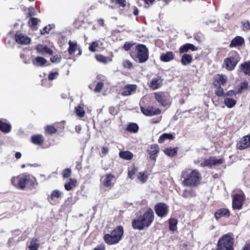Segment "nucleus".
Segmentation results:
<instances>
[{
  "label": "nucleus",
  "instance_id": "obj_26",
  "mask_svg": "<svg viewBox=\"0 0 250 250\" xmlns=\"http://www.w3.org/2000/svg\"><path fill=\"white\" fill-rule=\"evenodd\" d=\"M95 58L97 61L106 64L112 61V59L109 57H106L101 54H97L95 55Z\"/></svg>",
  "mask_w": 250,
  "mask_h": 250
},
{
  "label": "nucleus",
  "instance_id": "obj_1",
  "mask_svg": "<svg viewBox=\"0 0 250 250\" xmlns=\"http://www.w3.org/2000/svg\"><path fill=\"white\" fill-rule=\"evenodd\" d=\"M12 184L20 189H24L27 186L30 188H35L38 185L36 179L31 175L23 173L11 179Z\"/></svg>",
  "mask_w": 250,
  "mask_h": 250
},
{
  "label": "nucleus",
  "instance_id": "obj_42",
  "mask_svg": "<svg viewBox=\"0 0 250 250\" xmlns=\"http://www.w3.org/2000/svg\"><path fill=\"white\" fill-rule=\"evenodd\" d=\"M39 244L37 243L36 240H32L28 246L30 250H37Z\"/></svg>",
  "mask_w": 250,
  "mask_h": 250
},
{
  "label": "nucleus",
  "instance_id": "obj_20",
  "mask_svg": "<svg viewBox=\"0 0 250 250\" xmlns=\"http://www.w3.org/2000/svg\"><path fill=\"white\" fill-rule=\"evenodd\" d=\"M174 57L173 53L169 51L166 53H162L160 56V60L164 62H168L173 60Z\"/></svg>",
  "mask_w": 250,
  "mask_h": 250
},
{
  "label": "nucleus",
  "instance_id": "obj_5",
  "mask_svg": "<svg viewBox=\"0 0 250 250\" xmlns=\"http://www.w3.org/2000/svg\"><path fill=\"white\" fill-rule=\"evenodd\" d=\"M136 54L134 55L132 52L131 56L136 61H138L139 62L143 63L145 62L148 58V50L145 45L139 44L136 47Z\"/></svg>",
  "mask_w": 250,
  "mask_h": 250
},
{
  "label": "nucleus",
  "instance_id": "obj_45",
  "mask_svg": "<svg viewBox=\"0 0 250 250\" xmlns=\"http://www.w3.org/2000/svg\"><path fill=\"white\" fill-rule=\"evenodd\" d=\"M215 93L218 96H225V93L223 90V89L220 85L219 87L216 88L215 91Z\"/></svg>",
  "mask_w": 250,
  "mask_h": 250
},
{
  "label": "nucleus",
  "instance_id": "obj_15",
  "mask_svg": "<svg viewBox=\"0 0 250 250\" xmlns=\"http://www.w3.org/2000/svg\"><path fill=\"white\" fill-rule=\"evenodd\" d=\"M250 146V135L244 136L237 145V148L239 150L246 149Z\"/></svg>",
  "mask_w": 250,
  "mask_h": 250
},
{
  "label": "nucleus",
  "instance_id": "obj_23",
  "mask_svg": "<svg viewBox=\"0 0 250 250\" xmlns=\"http://www.w3.org/2000/svg\"><path fill=\"white\" fill-rule=\"evenodd\" d=\"M240 69L246 75H250V61L240 65Z\"/></svg>",
  "mask_w": 250,
  "mask_h": 250
},
{
  "label": "nucleus",
  "instance_id": "obj_7",
  "mask_svg": "<svg viewBox=\"0 0 250 250\" xmlns=\"http://www.w3.org/2000/svg\"><path fill=\"white\" fill-rule=\"evenodd\" d=\"M239 61L240 57L238 54L236 52L232 53L231 56L224 61L226 69L229 71L233 70Z\"/></svg>",
  "mask_w": 250,
  "mask_h": 250
},
{
  "label": "nucleus",
  "instance_id": "obj_36",
  "mask_svg": "<svg viewBox=\"0 0 250 250\" xmlns=\"http://www.w3.org/2000/svg\"><path fill=\"white\" fill-rule=\"evenodd\" d=\"M76 113L79 117H83L85 114L83 104H80L75 108Z\"/></svg>",
  "mask_w": 250,
  "mask_h": 250
},
{
  "label": "nucleus",
  "instance_id": "obj_38",
  "mask_svg": "<svg viewBox=\"0 0 250 250\" xmlns=\"http://www.w3.org/2000/svg\"><path fill=\"white\" fill-rule=\"evenodd\" d=\"M177 221L175 219H170L169 221V228L172 231L177 229Z\"/></svg>",
  "mask_w": 250,
  "mask_h": 250
},
{
  "label": "nucleus",
  "instance_id": "obj_63",
  "mask_svg": "<svg viewBox=\"0 0 250 250\" xmlns=\"http://www.w3.org/2000/svg\"><path fill=\"white\" fill-rule=\"evenodd\" d=\"M133 14L135 16L138 15L139 14V10L136 7L134 8Z\"/></svg>",
  "mask_w": 250,
  "mask_h": 250
},
{
  "label": "nucleus",
  "instance_id": "obj_8",
  "mask_svg": "<svg viewBox=\"0 0 250 250\" xmlns=\"http://www.w3.org/2000/svg\"><path fill=\"white\" fill-rule=\"evenodd\" d=\"M245 199L244 194H235L233 196L232 208L234 209L240 210L242 208Z\"/></svg>",
  "mask_w": 250,
  "mask_h": 250
},
{
  "label": "nucleus",
  "instance_id": "obj_18",
  "mask_svg": "<svg viewBox=\"0 0 250 250\" xmlns=\"http://www.w3.org/2000/svg\"><path fill=\"white\" fill-rule=\"evenodd\" d=\"M159 151V147L156 144L152 145L149 150L150 157L151 159L155 160L157 154Z\"/></svg>",
  "mask_w": 250,
  "mask_h": 250
},
{
  "label": "nucleus",
  "instance_id": "obj_4",
  "mask_svg": "<svg viewBox=\"0 0 250 250\" xmlns=\"http://www.w3.org/2000/svg\"><path fill=\"white\" fill-rule=\"evenodd\" d=\"M124 233L123 228L118 226L110 234H105L104 237V240L108 245H113L119 242Z\"/></svg>",
  "mask_w": 250,
  "mask_h": 250
},
{
  "label": "nucleus",
  "instance_id": "obj_56",
  "mask_svg": "<svg viewBox=\"0 0 250 250\" xmlns=\"http://www.w3.org/2000/svg\"><path fill=\"white\" fill-rule=\"evenodd\" d=\"M61 59L60 57L56 55L52 57L50 60L52 62H58L61 61Z\"/></svg>",
  "mask_w": 250,
  "mask_h": 250
},
{
  "label": "nucleus",
  "instance_id": "obj_43",
  "mask_svg": "<svg viewBox=\"0 0 250 250\" xmlns=\"http://www.w3.org/2000/svg\"><path fill=\"white\" fill-rule=\"evenodd\" d=\"M45 132L48 134H53L57 132V129L53 125H48L45 128Z\"/></svg>",
  "mask_w": 250,
  "mask_h": 250
},
{
  "label": "nucleus",
  "instance_id": "obj_13",
  "mask_svg": "<svg viewBox=\"0 0 250 250\" xmlns=\"http://www.w3.org/2000/svg\"><path fill=\"white\" fill-rule=\"evenodd\" d=\"M16 42L21 44L27 45L31 42V39L25 35L21 33H17L15 35Z\"/></svg>",
  "mask_w": 250,
  "mask_h": 250
},
{
  "label": "nucleus",
  "instance_id": "obj_10",
  "mask_svg": "<svg viewBox=\"0 0 250 250\" xmlns=\"http://www.w3.org/2000/svg\"><path fill=\"white\" fill-rule=\"evenodd\" d=\"M156 100L162 106H165L168 104L169 96L163 92L154 93Z\"/></svg>",
  "mask_w": 250,
  "mask_h": 250
},
{
  "label": "nucleus",
  "instance_id": "obj_35",
  "mask_svg": "<svg viewBox=\"0 0 250 250\" xmlns=\"http://www.w3.org/2000/svg\"><path fill=\"white\" fill-rule=\"evenodd\" d=\"M174 138L172 134L170 133H164L159 138L158 142L159 143H163L166 139L172 140Z\"/></svg>",
  "mask_w": 250,
  "mask_h": 250
},
{
  "label": "nucleus",
  "instance_id": "obj_17",
  "mask_svg": "<svg viewBox=\"0 0 250 250\" xmlns=\"http://www.w3.org/2000/svg\"><path fill=\"white\" fill-rule=\"evenodd\" d=\"M36 49L37 52L40 54L46 53L49 55H52L53 54L52 50L46 45L38 44L36 47Z\"/></svg>",
  "mask_w": 250,
  "mask_h": 250
},
{
  "label": "nucleus",
  "instance_id": "obj_50",
  "mask_svg": "<svg viewBox=\"0 0 250 250\" xmlns=\"http://www.w3.org/2000/svg\"><path fill=\"white\" fill-rule=\"evenodd\" d=\"M104 86V83L102 82H98L94 89V91L96 92H99Z\"/></svg>",
  "mask_w": 250,
  "mask_h": 250
},
{
  "label": "nucleus",
  "instance_id": "obj_44",
  "mask_svg": "<svg viewBox=\"0 0 250 250\" xmlns=\"http://www.w3.org/2000/svg\"><path fill=\"white\" fill-rule=\"evenodd\" d=\"M71 174V170L69 168H67L63 170L62 175L63 178H67L70 176Z\"/></svg>",
  "mask_w": 250,
  "mask_h": 250
},
{
  "label": "nucleus",
  "instance_id": "obj_32",
  "mask_svg": "<svg viewBox=\"0 0 250 250\" xmlns=\"http://www.w3.org/2000/svg\"><path fill=\"white\" fill-rule=\"evenodd\" d=\"M215 81L219 83L220 84L224 85L227 82V78L223 74H218L216 76Z\"/></svg>",
  "mask_w": 250,
  "mask_h": 250
},
{
  "label": "nucleus",
  "instance_id": "obj_54",
  "mask_svg": "<svg viewBox=\"0 0 250 250\" xmlns=\"http://www.w3.org/2000/svg\"><path fill=\"white\" fill-rule=\"evenodd\" d=\"M133 45V43L126 42L124 45V48L125 51H128L130 49V48Z\"/></svg>",
  "mask_w": 250,
  "mask_h": 250
},
{
  "label": "nucleus",
  "instance_id": "obj_25",
  "mask_svg": "<svg viewBox=\"0 0 250 250\" xmlns=\"http://www.w3.org/2000/svg\"><path fill=\"white\" fill-rule=\"evenodd\" d=\"M229 211L226 208H221L217 210L215 213V217L218 219L222 216H229Z\"/></svg>",
  "mask_w": 250,
  "mask_h": 250
},
{
  "label": "nucleus",
  "instance_id": "obj_37",
  "mask_svg": "<svg viewBox=\"0 0 250 250\" xmlns=\"http://www.w3.org/2000/svg\"><path fill=\"white\" fill-rule=\"evenodd\" d=\"M138 126L135 123H131L129 124L126 127V130L127 131L133 133H136L138 131Z\"/></svg>",
  "mask_w": 250,
  "mask_h": 250
},
{
  "label": "nucleus",
  "instance_id": "obj_14",
  "mask_svg": "<svg viewBox=\"0 0 250 250\" xmlns=\"http://www.w3.org/2000/svg\"><path fill=\"white\" fill-rule=\"evenodd\" d=\"M163 81V80L159 76L153 78L148 83V86L153 90L157 89L162 86Z\"/></svg>",
  "mask_w": 250,
  "mask_h": 250
},
{
  "label": "nucleus",
  "instance_id": "obj_47",
  "mask_svg": "<svg viewBox=\"0 0 250 250\" xmlns=\"http://www.w3.org/2000/svg\"><path fill=\"white\" fill-rule=\"evenodd\" d=\"M194 192L193 190L188 191V190H185L183 192V196L185 198H188L194 195Z\"/></svg>",
  "mask_w": 250,
  "mask_h": 250
},
{
  "label": "nucleus",
  "instance_id": "obj_34",
  "mask_svg": "<svg viewBox=\"0 0 250 250\" xmlns=\"http://www.w3.org/2000/svg\"><path fill=\"white\" fill-rule=\"evenodd\" d=\"M0 130L3 132H9L11 130V126L0 120Z\"/></svg>",
  "mask_w": 250,
  "mask_h": 250
},
{
  "label": "nucleus",
  "instance_id": "obj_30",
  "mask_svg": "<svg viewBox=\"0 0 250 250\" xmlns=\"http://www.w3.org/2000/svg\"><path fill=\"white\" fill-rule=\"evenodd\" d=\"M77 180L75 179H70L69 181L64 185L65 189L69 191L76 186Z\"/></svg>",
  "mask_w": 250,
  "mask_h": 250
},
{
  "label": "nucleus",
  "instance_id": "obj_9",
  "mask_svg": "<svg viewBox=\"0 0 250 250\" xmlns=\"http://www.w3.org/2000/svg\"><path fill=\"white\" fill-rule=\"evenodd\" d=\"M155 211L156 214L160 217H165L168 213V208L164 203H159L155 206Z\"/></svg>",
  "mask_w": 250,
  "mask_h": 250
},
{
  "label": "nucleus",
  "instance_id": "obj_49",
  "mask_svg": "<svg viewBox=\"0 0 250 250\" xmlns=\"http://www.w3.org/2000/svg\"><path fill=\"white\" fill-rule=\"evenodd\" d=\"M123 64L125 68L128 69L131 68L132 66V62L130 61L127 60L123 61Z\"/></svg>",
  "mask_w": 250,
  "mask_h": 250
},
{
  "label": "nucleus",
  "instance_id": "obj_21",
  "mask_svg": "<svg viewBox=\"0 0 250 250\" xmlns=\"http://www.w3.org/2000/svg\"><path fill=\"white\" fill-rule=\"evenodd\" d=\"M197 49V48L192 44L186 43L180 47L179 48V52L180 53H183L188 52L189 50H191L192 51H196Z\"/></svg>",
  "mask_w": 250,
  "mask_h": 250
},
{
  "label": "nucleus",
  "instance_id": "obj_27",
  "mask_svg": "<svg viewBox=\"0 0 250 250\" xmlns=\"http://www.w3.org/2000/svg\"><path fill=\"white\" fill-rule=\"evenodd\" d=\"M46 62L47 60L42 57H37L33 60V63L36 66H42Z\"/></svg>",
  "mask_w": 250,
  "mask_h": 250
},
{
  "label": "nucleus",
  "instance_id": "obj_55",
  "mask_svg": "<svg viewBox=\"0 0 250 250\" xmlns=\"http://www.w3.org/2000/svg\"><path fill=\"white\" fill-rule=\"evenodd\" d=\"M237 94V92L234 90H229L225 93V96H233Z\"/></svg>",
  "mask_w": 250,
  "mask_h": 250
},
{
  "label": "nucleus",
  "instance_id": "obj_53",
  "mask_svg": "<svg viewBox=\"0 0 250 250\" xmlns=\"http://www.w3.org/2000/svg\"><path fill=\"white\" fill-rule=\"evenodd\" d=\"M242 24L244 30H250V23L248 21L243 22Z\"/></svg>",
  "mask_w": 250,
  "mask_h": 250
},
{
  "label": "nucleus",
  "instance_id": "obj_24",
  "mask_svg": "<svg viewBox=\"0 0 250 250\" xmlns=\"http://www.w3.org/2000/svg\"><path fill=\"white\" fill-rule=\"evenodd\" d=\"M119 155L121 158L126 160H130L133 157V154L129 151H121Z\"/></svg>",
  "mask_w": 250,
  "mask_h": 250
},
{
  "label": "nucleus",
  "instance_id": "obj_11",
  "mask_svg": "<svg viewBox=\"0 0 250 250\" xmlns=\"http://www.w3.org/2000/svg\"><path fill=\"white\" fill-rule=\"evenodd\" d=\"M223 160L222 159H216L215 157H210L208 159H206L204 160L200 164L202 167H211L213 165H216L217 164H221L223 163Z\"/></svg>",
  "mask_w": 250,
  "mask_h": 250
},
{
  "label": "nucleus",
  "instance_id": "obj_61",
  "mask_svg": "<svg viewBox=\"0 0 250 250\" xmlns=\"http://www.w3.org/2000/svg\"><path fill=\"white\" fill-rule=\"evenodd\" d=\"M108 148L107 147H103L102 148V153L105 155L108 151Z\"/></svg>",
  "mask_w": 250,
  "mask_h": 250
},
{
  "label": "nucleus",
  "instance_id": "obj_64",
  "mask_svg": "<svg viewBox=\"0 0 250 250\" xmlns=\"http://www.w3.org/2000/svg\"><path fill=\"white\" fill-rule=\"evenodd\" d=\"M105 250V248L104 246H100L98 248L94 249V250Z\"/></svg>",
  "mask_w": 250,
  "mask_h": 250
},
{
  "label": "nucleus",
  "instance_id": "obj_31",
  "mask_svg": "<svg viewBox=\"0 0 250 250\" xmlns=\"http://www.w3.org/2000/svg\"><path fill=\"white\" fill-rule=\"evenodd\" d=\"M31 140L32 143L36 145H42L44 141L43 137L41 135L33 136L31 137Z\"/></svg>",
  "mask_w": 250,
  "mask_h": 250
},
{
  "label": "nucleus",
  "instance_id": "obj_33",
  "mask_svg": "<svg viewBox=\"0 0 250 250\" xmlns=\"http://www.w3.org/2000/svg\"><path fill=\"white\" fill-rule=\"evenodd\" d=\"M69 44V48H68V52L69 54H73L76 50L77 48V43L76 42H72L71 41H69L68 42Z\"/></svg>",
  "mask_w": 250,
  "mask_h": 250
},
{
  "label": "nucleus",
  "instance_id": "obj_46",
  "mask_svg": "<svg viewBox=\"0 0 250 250\" xmlns=\"http://www.w3.org/2000/svg\"><path fill=\"white\" fill-rule=\"evenodd\" d=\"M39 22V20L38 19L36 18H31L30 19L28 24L31 26H35L37 25L38 23Z\"/></svg>",
  "mask_w": 250,
  "mask_h": 250
},
{
  "label": "nucleus",
  "instance_id": "obj_19",
  "mask_svg": "<svg viewBox=\"0 0 250 250\" xmlns=\"http://www.w3.org/2000/svg\"><path fill=\"white\" fill-rule=\"evenodd\" d=\"M115 179V176L112 174H107L105 176V178L103 182L104 186L106 187H111L113 185L112 181Z\"/></svg>",
  "mask_w": 250,
  "mask_h": 250
},
{
  "label": "nucleus",
  "instance_id": "obj_60",
  "mask_svg": "<svg viewBox=\"0 0 250 250\" xmlns=\"http://www.w3.org/2000/svg\"><path fill=\"white\" fill-rule=\"evenodd\" d=\"M48 26H45L43 28V30L41 31L42 34H45L46 33L48 32Z\"/></svg>",
  "mask_w": 250,
  "mask_h": 250
},
{
  "label": "nucleus",
  "instance_id": "obj_57",
  "mask_svg": "<svg viewBox=\"0 0 250 250\" xmlns=\"http://www.w3.org/2000/svg\"><path fill=\"white\" fill-rule=\"evenodd\" d=\"M115 2L116 3L119 4L120 6L122 7H125L126 5V1L125 0H115Z\"/></svg>",
  "mask_w": 250,
  "mask_h": 250
},
{
  "label": "nucleus",
  "instance_id": "obj_29",
  "mask_svg": "<svg viewBox=\"0 0 250 250\" xmlns=\"http://www.w3.org/2000/svg\"><path fill=\"white\" fill-rule=\"evenodd\" d=\"M224 103L226 106L229 108H231L235 105L236 101L232 98H226L224 99Z\"/></svg>",
  "mask_w": 250,
  "mask_h": 250
},
{
  "label": "nucleus",
  "instance_id": "obj_2",
  "mask_svg": "<svg viewBox=\"0 0 250 250\" xmlns=\"http://www.w3.org/2000/svg\"><path fill=\"white\" fill-rule=\"evenodd\" d=\"M181 177L183 179L182 185L184 187H194L197 186L201 179V175L197 169L189 171V169H185L182 172Z\"/></svg>",
  "mask_w": 250,
  "mask_h": 250
},
{
  "label": "nucleus",
  "instance_id": "obj_3",
  "mask_svg": "<svg viewBox=\"0 0 250 250\" xmlns=\"http://www.w3.org/2000/svg\"><path fill=\"white\" fill-rule=\"evenodd\" d=\"M154 219V214L151 209L147 210L138 219L134 220L132 222V226L134 229L140 230L148 227L152 223Z\"/></svg>",
  "mask_w": 250,
  "mask_h": 250
},
{
  "label": "nucleus",
  "instance_id": "obj_48",
  "mask_svg": "<svg viewBox=\"0 0 250 250\" xmlns=\"http://www.w3.org/2000/svg\"><path fill=\"white\" fill-rule=\"evenodd\" d=\"M99 45L97 42H93L89 46V49L92 51L94 52L96 51V48Z\"/></svg>",
  "mask_w": 250,
  "mask_h": 250
},
{
  "label": "nucleus",
  "instance_id": "obj_16",
  "mask_svg": "<svg viewBox=\"0 0 250 250\" xmlns=\"http://www.w3.org/2000/svg\"><path fill=\"white\" fill-rule=\"evenodd\" d=\"M136 88L137 85L136 84L126 85L124 87L122 95L125 96H129L135 92Z\"/></svg>",
  "mask_w": 250,
  "mask_h": 250
},
{
  "label": "nucleus",
  "instance_id": "obj_40",
  "mask_svg": "<svg viewBox=\"0 0 250 250\" xmlns=\"http://www.w3.org/2000/svg\"><path fill=\"white\" fill-rule=\"evenodd\" d=\"M165 153L170 156H172L177 152V149L175 148H168L165 150Z\"/></svg>",
  "mask_w": 250,
  "mask_h": 250
},
{
  "label": "nucleus",
  "instance_id": "obj_39",
  "mask_svg": "<svg viewBox=\"0 0 250 250\" xmlns=\"http://www.w3.org/2000/svg\"><path fill=\"white\" fill-rule=\"evenodd\" d=\"M138 179L143 183L146 181L148 177L145 172H139L137 175Z\"/></svg>",
  "mask_w": 250,
  "mask_h": 250
},
{
  "label": "nucleus",
  "instance_id": "obj_22",
  "mask_svg": "<svg viewBox=\"0 0 250 250\" xmlns=\"http://www.w3.org/2000/svg\"><path fill=\"white\" fill-rule=\"evenodd\" d=\"M244 42V40L243 38L237 36L231 41L229 45L230 47H236L242 45Z\"/></svg>",
  "mask_w": 250,
  "mask_h": 250
},
{
  "label": "nucleus",
  "instance_id": "obj_52",
  "mask_svg": "<svg viewBox=\"0 0 250 250\" xmlns=\"http://www.w3.org/2000/svg\"><path fill=\"white\" fill-rule=\"evenodd\" d=\"M58 75L59 73L57 72H51L48 76V79L51 81L55 79Z\"/></svg>",
  "mask_w": 250,
  "mask_h": 250
},
{
  "label": "nucleus",
  "instance_id": "obj_58",
  "mask_svg": "<svg viewBox=\"0 0 250 250\" xmlns=\"http://www.w3.org/2000/svg\"><path fill=\"white\" fill-rule=\"evenodd\" d=\"M240 85L241 86L242 88H243L244 89H247L249 87V83L248 82L245 81L243 82H242Z\"/></svg>",
  "mask_w": 250,
  "mask_h": 250
},
{
  "label": "nucleus",
  "instance_id": "obj_12",
  "mask_svg": "<svg viewBox=\"0 0 250 250\" xmlns=\"http://www.w3.org/2000/svg\"><path fill=\"white\" fill-rule=\"evenodd\" d=\"M141 110L144 115L148 116L159 115L161 112V110L159 108H154L152 106H149L146 107H141Z\"/></svg>",
  "mask_w": 250,
  "mask_h": 250
},
{
  "label": "nucleus",
  "instance_id": "obj_6",
  "mask_svg": "<svg viewBox=\"0 0 250 250\" xmlns=\"http://www.w3.org/2000/svg\"><path fill=\"white\" fill-rule=\"evenodd\" d=\"M218 249L221 250H233V239L229 234L224 235L218 242Z\"/></svg>",
  "mask_w": 250,
  "mask_h": 250
},
{
  "label": "nucleus",
  "instance_id": "obj_28",
  "mask_svg": "<svg viewBox=\"0 0 250 250\" xmlns=\"http://www.w3.org/2000/svg\"><path fill=\"white\" fill-rule=\"evenodd\" d=\"M192 61V58L191 55L188 54H184L181 58V63L183 65L189 64Z\"/></svg>",
  "mask_w": 250,
  "mask_h": 250
},
{
  "label": "nucleus",
  "instance_id": "obj_41",
  "mask_svg": "<svg viewBox=\"0 0 250 250\" xmlns=\"http://www.w3.org/2000/svg\"><path fill=\"white\" fill-rule=\"evenodd\" d=\"M62 192L58 190H53L51 195L50 198L53 200L55 198H58L61 196Z\"/></svg>",
  "mask_w": 250,
  "mask_h": 250
},
{
  "label": "nucleus",
  "instance_id": "obj_51",
  "mask_svg": "<svg viewBox=\"0 0 250 250\" xmlns=\"http://www.w3.org/2000/svg\"><path fill=\"white\" fill-rule=\"evenodd\" d=\"M136 171L137 169L135 168H133L131 170H129L128 171V177L130 179H133Z\"/></svg>",
  "mask_w": 250,
  "mask_h": 250
},
{
  "label": "nucleus",
  "instance_id": "obj_62",
  "mask_svg": "<svg viewBox=\"0 0 250 250\" xmlns=\"http://www.w3.org/2000/svg\"><path fill=\"white\" fill-rule=\"evenodd\" d=\"M104 19H99L98 20V22L102 26H104Z\"/></svg>",
  "mask_w": 250,
  "mask_h": 250
},
{
  "label": "nucleus",
  "instance_id": "obj_59",
  "mask_svg": "<svg viewBox=\"0 0 250 250\" xmlns=\"http://www.w3.org/2000/svg\"><path fill=\"white\" fill-rule=\"evenodd\" d=\"M241 250H250V243L246 244Z\"/></svg>",
  "mask_w": 250,
  "mask_h": 250
}]
</instances>
